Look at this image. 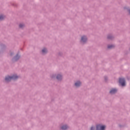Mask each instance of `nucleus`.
Instances as JSON below:
<instances>
[{"label": "nucleus", "instance_id": "5", "mask_svg": "<svg viewBox=\"0 0 130 130\" xmlns=\"http://www.w3.org/2000/svg\"><path fill=\"white\" fill-rule=\"evenodd\" d=\"M75 85L76 86V87H79V86H81V82L77 81L75 83Z\"/></svg>", "mask_w": 130, "mask_h": 130}, {"label": "nucleus", "instance_id": "15", "mask_svg": "<svg viewBox=\"0 0 130 130\" xmlns=\"http://www.w3.org/2000/svg\"><path fill=\"white\" fill-rule=\"evenodd\" d=\"M129 13L130 14V10H129Z\"/></svg>", "mask_w": 130, "mask_h": 130}, {"label": "nucleus", "instance_id": "11", "mask_svg": "<svg viewBox=\"0 0 130 130\" xmlns=\"http://www.w3.org/2000/svg\"><path fill=\"white\" fill-rule=\"evenodd\" d=\"M20 28H23L24 27V24H20L19 25Z\"/></svg>", "mask_w": 130, "mask_h": 130}, {"label": "nucleus", "instance_id": "14", "mask_svg": "<svg viewBox=\"0 0 130 130\" xmlns=\"http://www.w3.org/2000/svg\"><path fill=\"white\" fill-rule=\"evenodd\" d=\"M108 38L109 39H111V37H109V36L108 37Z\"/></svg>", "mask_w": 130, "mask_h": 130}, {"label": "nucleus", "instance_id": "4", "mask_svg": "<svg viewBox=\"0 0 130 130\" xmlns=\"http://www.w3.org/2000/svg\"><path fill=\"white\" fill-rule=\"evenodd\" d=\"M82 42H86L87 41V37L83 36L81 38Z\"/></svg>", "mask_w": 130, "mask_h": 130}, {"label": "nucleus", "instance_id": "13", "mask_svg": "<svg viewBox=\"0 0 130 130\" xmlns=\"http://www.w3.org/2000/svg\"><path fill=\"white\" fill-rule=\"evenodd\" d=\"M94 127L92 126L90 128V130H94Z\"/></svg>", "mask_w": 130, "mask_h": 130}, {"label": "nucleus", "instance_id": "2", "mask_svg": "<svg viewBox=\"0 0 130 130\" xmlns=\"http://www.w3.org/2000/svg\"><path fill=\"white\" fill-rule=\"evenodd\" d=\"M119 83L121 84V86H125V80L123 78H120L119 80Z\"/></svg>", "mask_w": 130, "mask_h": 130}, {"label": "nucleus", "instance_id": "10", "mask_svg": "<svg viewBox=\"0 0 130 130\" xmlns=\"http://www.w3.org/2000/svg\"><path fill=\"white\" fill-rule=\"evenodd\" d=\"M113 47H114V46L112 45H109L108 46V48H113Z\"/></svg>", "mask_w": 130, "mask_h": 130}, {"label": "nucleus", "instance_id": "7", "mask_svg": "<svg viewBox=\"0 0 130 130\" xmlns=\"http://www.w3.org/2000/svg\"><path fill=\"white\" fill-rule=\"evenodd\" d=\"M56 78L57 80H61L62 79L61 75H58Z\"/></svg>", "mask_w": 130, "mask_h": 130}, {"label": "nucleus", "instance_id": "12", "mask_svg": "<svg viewBox=\"0 0 130 130\" xmlns=\"http://www.w3.org/2000/svg\"><path fill=\"white\" fill-rule=\"evenodd\" d=\"M19 57H20V56H19L18 55H17L15 57V60H17V59H18V58H19Z\"/></svg>", "mask_w": 130, "mask_h": 130}, {"label": "nucleus", "instance_id": "3", "mask_svg": "<svg viewBox=\"0 0 130 130\" xmlns=\"http://www.w3.org/2000/svg\"><path fill=\"white\" fill-rule=\"evenodd\" d=\"M117 92V89H112L110 90V94H114Z\"/></svg>", "mask_w": 130, "mask_h": 130}, {"label": "nucleus", "instance_id": "1", "mask_svg": "<svg viewBox=\"0 0 130 130\" xmlns=\"http://www.w3.org/2000/svg\"><path fill=\"white\" fill-rule=\"evenodd\" d=\"M18 77L17 75H13V76H7L5 78V81L6 82H10L12 81V80H17L18 79Z\"/></svg>", "mask_w": 130, "mask_h": 130}, {"label": "nucleus", "instance_id": "6", "mask_svg": "<svg viewBox=\"0 0 130 130\" xmlns=\"http://www.w3.org/2000/svg\"><path fill=\"white\" fill-rule=\"evenodd\" d=\"M68 126L67 125H63L61 127V129H63V130H66L68 128Z\"/></svg>", "mask_w": 130, "mask_h": 130}, {"label": "nucleus", "instance_id": "9", "mask_svg": "<svg viewBox=\"0 0 130 130\" xmlns=\"http://www.w3.org/2000/svg\"><path fill=\"white\" fill-rule=\"evenodd\" d=\"M5 19V16L3 15H0V20H4Z\"/></svg>", "mask_w": 130, "mask_h": 130}, {"label": "nucleus", "instance_id": "8", "mask_svg": "<svg viewBox=\"0 0 130 130\" xmlns=\"http://www.w3.org/2000/svg\"><path fill=\"white\" fill-rule=\"evenodd\" d=\"M42 52H43V53H46L47 52V50L45 48H44L42 50Z\"/></svg>", "mask_w": 130, "mask_h": 130}]
</instances>
